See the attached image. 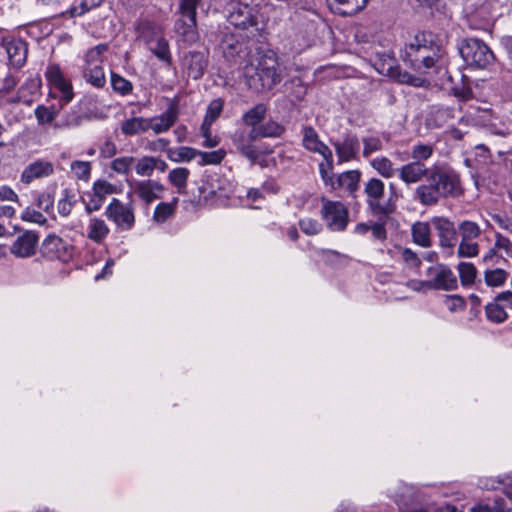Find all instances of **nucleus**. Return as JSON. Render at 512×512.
<instances>
[{
	"label": "nucleus",
	"mask_w": 512,
	"mask_h": 512,
	"mask_svg": "<svg viewBox=\"0 0 512 512\" xmlns=\"http://www.w3.org/2000/svg\"><path fill=\"white\" fill-rule=\"evenodd\" d=\"M404 60L417 73L438 76L447 72L442 39L431 31L414 36L406 45Z\"/></svg>",
	"instance_id": "obj_1"
},
{
	"label": "nucleus",
	"mask_w": 512,
	"mask_h": 512,
	"mask_svg": "<svg viewBox=\"0 0 512 512\" xmlns=\"http://www.w3.org/2000/svg\"><path fill=\"white\" fill-rule=\"evenodd\" d=\"M461 194L460 176L448 166H432L425 183L415 189V199L423 206H434L441 199L456 198Z\"/></svg>",
	"instance_id": "obj_2"
},
{
	"label": "nucleus",
	"mask_w": 512,
	"mask_h": 512,
	"mask_svg": "<svg viewBox=\"0 0 512 512\" xmlns=\"http://www.w3.org/2000/svg\"><path fill=\"white\" fill-rule=\"evenodd\" d=\"M243 76L247 86L256 92L271 90L282 81V73L276 53L268 51L262 55L257 66L244 67Z\"/></svg>",
	"instance_id": "obj_3"
},
{
	"label": "nucleus",
	"mask_w": 512,
	"mask_h": 512,
	"mask_svg": "<svg viewBox=\"0 0 512 512\" xmlns=\"http://www.w3.org/2000/svg\"><path fill=\"white\" fill-rule=\"evenodd\" d=\"M363 194L365 203L370 213L377 217H387L394 213L396 204L391 199L385 200V184L376 177H371L363 182Z\"/></svg>",
	"instance_id": "obj_4"
},
{
	"label": "nucleus",
	"mask_w": 512,
	"mask_h": 512,
	"mask_svg": "<svg viewBox=\"0 0 512 512\" xmlns=\"http://www.w3.org/2000/svg\"><path fill=\"white\" fill-rule=\"evenodd\" d=\"M458 49L462 59L471 67L485 69L496 59L490 47L478 38L463 39Z\"/></svg>",
	"instance_id": "obj_5"
},
{
	"label": "nucleus",
	"mask_w": 512,
	"mask_h": 512,
	"mask_svg": "<svg viewBox=\"0 0 512 512\" xmlns=\"http://www.w3.org/2000/svg\"><path fill=\"white\" fill-rule=\"evenodd\" d=\"M426 275L428 280L419 281L426 289L451 291L458 287L457 277L447 265L431 266L427 269Z\"/></svg>",
	"instance_id": "obj_6"
},
{
	"label": "nucleus",
	"mask_w": 512,
	"mask_h": 512,
	"mask_svg": "<svg viewBox=\"0 0 512 512\" xmlns=\"http://www.w3.org/2000/svg\"><path fill=\"white\" fill-rule=\"evenodd\" d=\"M258 139L255 129H251L250 131L239 129L231 135L232 143L237 152L246 157L252 164L256 163L260 155L273 152V150H260V148L254 144Z\"/></svg>",
	"instance_id": "obj_7"
},
{
	"label": "nucleus",
	"mask_w": 512,
	"mask_h": 512,
	"mask_svg": "<svg viewBox=\"0 0 512 512\" xmlns=\"http://www.w3.org/2000/svg\"><path fill=\"white\" fill-rule=\"evenodd\" d=\"M227 21L237 29H257V17L254 9L240 1H230L226 6Z\"/></svg>",
	"instance_id": "obj_8"
},
{
	"label": "nucleus",
	"mask_w": 512,
	"mask_h": 512,
	"mask_svg": "<svg viewBox=\"0 0 512 512\" xmlns=\"http://www.w3.org/2000/svg\"><path fill=\"white\" fill-rule=\"evenodd\" d=\"M321 217L331 231H344L349 221V213L345 205L339 201L322 199Z\"/></svg>",
	"instance_id": "obj_9"
},
{
	"label": "nucleus",
	"mask_w": 512,
	"mask_h": 512,
	"mask_svg": "<svg viewBox=\"0 0 512 512\" xmlns=\"http://www.w3.org/2000/svg\"><path fill=\"white\" fill-rule=\"evenodd\" d=\"M104 214L119 230L129 231L135 225L134 206L132 203L125 204L117 198H112Z\"/></svg>",
	"instance_id": "obj_10"
},
{
	"label": "nucleus",
	"mask_w": 512,
	"mask_h": 512,
	"mask_svg": "<svg viewBox=\"0 0 512 512\" xmlns=\"http://www.w3.org/2000/svg\"><path fill=\"white\" fill-rule=\"evenodd\" d=\"M430 223L438 237L439 247L443 251L452 253L458 241V231L455 223L445 216H434L430 219Z\"/></svg>",
	"instance_id": "obj_11"
},
{
	"label": "nucleus",
	"mask_w": 512,
	"mask_h": 512,
	"mask_svg": "<svg viewBox=\"0 0 512 512\" xmlns=\"http://www.w3.org/2000/svg\"><path fill=\"white\" fill-rule=\"evenodd\" d=\"M384 59L381 65V72L387 71L388 75L396 79L401 84H407L416 88H428L430 86V75L418 73V75L411 74L404 71L398 66L394 67V59L389 55L384 54Z\"/></svg>",
	"instance_id": "obj_12"
},
{
	"label": "nucleus",
	"mask_w": 512,
	"mask_h": 512,
	"mask_svg": "<svg viewBox=\"0 0 512 512\" xmlns=\"http://www.w3.org/2000/svg\"><path fill=\"white\" fill-rule=\"evenodd\" d=\"M302 146L309 152L320 154L327 163L329 169H333V154L331 149L320 140L318 133L312 126H304L302 129Z\"/></svg>",
	"instance_id": "obj_13"
},
{
	"label": "nucleus",
	"mask_w": 512,
	"mask_h": 512,
	"mask_svg": "<svg viewBox=\"0 0 512 512\" xmlns=\"http://www.w3.org/2000/svg\"><path fill=\"white\" fill-rule=\"evenodd\" d=\"M49 84L57 90L60 95L61 107L68 104L74 98L73 86L70 80L66 79L58 66H49L45 72Z\"/></svg>",
	"instance_id": "obj_14"
},
{
	"label": "nucleus",
	"mask_w": 512,
	"mask_h": 512,
	"mask_svg": "<svg viewBox=\"0 0 512 512\" xmlns=\"http://www.w3.org/2000/svg\"><path fill=\"white\" fill-rule=\"evenodd\" d=\"M179 116V102L177 98L169 100L166 110L159 116L149 118V129H152L155 134L167 132L178 120Z\"/></svg>",
	"instance_id": "obj_15"
},
{
	"label": "nucleus",
	"mask_w": 512,
	"mask_h": 512,
	"mask_svg": "<svg viewBox=\"0 0 512 512\" xmlns=\"http://www.w3.org/2000/svg\"><path fill=\"white\" fill-rule=\"evenodd\" d=\"M116 193V187L106 180H97L92 187V193L88 194L89 200L85 203V210L88 214L97 211L103 205L106 197Z\"/></svg>",
	"instance_id": "obj_16"
},
{
	"label": "nucleus",
	"mask_w": 512,
	"mask_h": 512,
	"mask_svg": "<svg viewBox=\"0 0 512 512\" xmlns=\"http://www.w3.org/2000/svg\"><path fill=\"white\" fill-rule=\"evenodd\" d=\"M339 163L356 159L360 151V141L356 134L345 133L341 140L332 141Z\"/></svg>",
	"instance_id": "obj_17"
},
{
	"label": "nucleus",
	"mask_w": 512,
	"mask_h": 512,
	"mask_svg": "<svg viewBox=\"0 0 512 512\" xmlns=\"http://www.w3.org/2000/svg\"><path fill=\"white\" fill-rule=\"evenodd\" d=\"M183 65L189 77L199 80L208 67L207 51H189L183 59Z\"/></svg>",
	"instance_id": "obj_18"
},
{
	"label": "nucleus",
	"mask_w": 512,
	"mask_h": 512,
	"mask_svg": "<svg viewBox=\"0 0 512 512\" xmlns=\"http://www.w3.org/2000/svg\"><path fill=\"white\" fill-rule=\"evenodd\" d=\"M2 44L10 64L15 67H21L27 59L28 43L21 39H3Z\"/></svg>",
	"instance_id": "obj_19"
},
{
	"label": "nucleus",
	"mask_w": 512,
	"mask_h": 512,
	"mask_svg": "<svg viewBox=\"0 0 512 512\" xmlns=\"http://www.w3.org/2000/svg\"><path fill=\"white\" fill-rule=\"evenodd\" d=\"M223 56L231 60H239L241 64L242 60L249 57L250 51L248 50L247 43L235 39L233 36L226 37L220 44Z\"/></svg>",
	"instance_id": "obj_20"
},
{
	"label": "nucleus",
	"mask_w": 512,
	"mask_h": 512,
	"mask_svg": "<svg viewBox=\"0 0 512 512\" xmlns=\"http://www.w3.org/2000/svg\"><path fill=\"white\" fill-rule=\"evenodd\" d=\"M430 168H427L423 162L413 161L403 165L398 169L400 179L406 183H417L426 178Z\"/></svg>",
	"instance_id": "obj_21"
},
{
	"label": "nucleus",
	"mask_w": 512,
	"mask_h": 512,
	"mask_svg": "<svg viewBox=\"0 0 512 512\" xmlns=\"http://www.w3.org/2000/svg\"><path fill=\"white\" fill-rule=\"evenodd\" d=\"M164 191V186L153 180L138 181L134 186V192L142 199L146 204L152 203L155 199L161 197V193Z\"/></svg>",
	"instance_id": "obj_22"
},
{
	"label": "nucleus",
	"mask_w": 512,
	"mask_h": 512,
	"mask_svg": "<svg viewBox=\"0 0 512 512\" xmlns=\"http://www.w3.org/2000/svg\"><path fill=\"white\" fill-rule=\"evenodd\" d=\"M175 30L189 44L195 43L199 39L196 17L182 16L176 21Z\"/></svg>",
	"instance_id": "obj_23"
},
{
	"label": "nucleus",
	"mask_w": 512,
	"mask_h": 512,
	"mask_svg": "<svg viewBox=\"0 0 512 512\" xmlns=\"http://www.w3.org/2000/svg\"><path fill=\"white\" fill-rule=\"evenodd\" d=\"M360 178L361 172L359 170H349L343 172L339 174L335 179V182L332 184V189L336 190L342 188L350 195H354L358 189Z\"/></svg>",
	"instance_id": "obj_24"
},
{
	"label": "nucleus",
	"mask_w": 512,
	"mask_h": 512,
	"mask_svg": "<svg viewBox=\"0 0 512 512\" xmlns=\"http://www.w3.org/2000/svg\"><path fill=\"white\" fill-rule=\"evenodd\" d=\"M431 223L417 221L411 226V237L414 244L422 248H430L433 244L431 237Z\"/></svg>",
	"instance_id": "obj_25"
},
{
	"label": "nucleus",
	"mask_w": 512,
	"mask_h": 512,
	"mask_svg": "<svg viewBox=\"0 0 512 512\" xmlns=\"http://www.w3.org/2000/svg\"><path fill=\"white\" fill-rule=\"evenodd\" d=\"M330 9L339 15H353L361 11L368 0H327Z\"/></svg>",
	"instance_id": "obj_26"
},
{
	"label": "nucleus",
	"mask_w": 512,
	"mask_h": 512,
	"mask_svg": "<svg viewBox=\"0 0 512 512\" xmlns=\"http://www.w3.org/2000/svg\"><path fill=\"white\" fill-rule=\"evenodd\" d=\"M137 33L146 46L154 43L164 36L163 30L160 25L151 21H142L137 26Z\"/></svg>",
	"instance_id": "obj_27"
},
{
	"label": "nucleus",
	"mask_w": 512,
	"mask_h": 512,
	"mask_svg": "<svg viewBox=\"0 0 512 512\" xmlns=\"http://www.w3.org/2000/svg\"><path fill=\"white\" fill-rule=\"evenodd\" d=\"M148 50L166 67L172 65V54L168 40L163 36L154 43L147 46Z\"/></svg>",
	"instance_id": "obj_28"
},
{
	"label": "nucleus",
	"mask_w": 512,
	"mask_h": 512,
	"mask_svg": "<svg viewBox=\"0 0 512 512\" xmlns=\"http://www.w3.org/2000/svg\"><path fill=\"white\" fill-rule=\"evenodd\" d=\"M64 249L63 240L52 234L48 235L42 242L40 253L43 257L48 259H55L60 257L61 250Z\"/></svg>",
	"instance_id": "obj_29"
},
{
	"label": "nucleus",
	"mask_w": 512,
	"mask_h": 512,
	"mask_svg": "<svg viewBox=\"0 0 512 512\" xmlns=\"http://www.w3.org/2000/svg\"><path fill=\"white\" fill-rule=\"evenodd\" d=\"M109 232L110 229L103 219L94 217L89 220L87 237L90 240L102 243Z\"/></svg>",
	"instance_id": "obj_30"
},
{
	"label": "nucleus",
	"mask_w": 512,
	"mask_h": 512,
	"mask_svg": "<svg viewBox=\"0 0 512 512\" xmlns=\"http://www.w3.org/2000/svg\"><path fill=\"white\" fill-rule=\"evenodd\" d=\"M148 119L143 117H133L126 119L121 124V132L126 136H133L149 130Z\"/></svg>",
	"instance_id": "obj_31"
},
{
	"label": "nucleus",
	"mask_w": 512,
	"mask_h": 512,
	"mask_svg": "<svg viewBox=\"0 0 512 512\" xmlns=\"http://www.w3.org/2000/svg\"><path fill=\"white\" fill-rule=\"evenodd\" d=\"M83 77L95 88H103L106 84L104 70L99 64L87 65L83 71Z\"/></svg>",
	"instance_id": "obj_32"
},
{
	"label": "nucleus",
	"mask_w": 512,
	"mask_h": 512,
	"mask_svg": "<svg viewBox=\"0 0 512 512\" xmlns=\"http://www.w3.org/2000/svg\"><path fill=\"white\" fill-rule=\"evenodd\" d=\"M267 113V107L260 103L249 109L242 117L245 125L256 129L262 124Z\"/></svg>",
	"instance_id": "obj_33"
},
{
	"label": "nucleus",
	"mask_w": 512,
	"mask_h": 512,
	"mask_svg": "<svg viewBox=\"0 0 512 512\" xmlns=\"http://www.w3.org/2000/svg\"><path fill=\"white\" fill-rule=\"evenodd\" d=\"M11 253L17 257H29L32 255V233L26 231L19 236L11 247Z\"/></svg>",
	"instance_id": "obj_34"
},
{
	"label": "nucleus",
	"mask_w": 512,
	"mask_h": 512,
	"mask_svg": "<svg viewBox=\"0 0 512 512\" xmlns=\"http://www.w3.org/2000/svg\"><path fill=\"white\" fill-rule=\"evenodd\" d=\"M458 237L463 240H477L482 234L478 223L471 220H462L457 224Z\"/></svg>",
	"instance_id": "obj_35"
},
{
	"label": "nucleus",
	"mask_w": 512,
	"mask_h": 512,
	"mask_svg": "<svg viewBox=\"0 0 512 512\" xmlns=\"http://www.w3.org/2000/svg\"><path fill=\"white\" fill-rule=\"evenodd\" d=\"M258 138H279L285 133V127L275 120H268L255 129Z\"/></svg>",
	"instance_id": "obj_36"
},
{
	"label": "nucleus",
	"mask_w": 512,
	"mask_h": 512,
	"mask_svg": "<svg viewBox=\"0 0 512 512\" xmlns=\"http://www.w3.org/2000/svg\"><path fill=\"white\" fill-rule=\"evenodd\" d=\"M485 312L487 319L494 323H502L508 317L504 309V306L501 304L500 301L496 300V296L494 297L492 302L488 303L485 306Z\"/></svg>",
	"instance_id": "obj_37"
},
{
	"label": "nucleus",
	"mask_w": 512,
	"mask_h": 512,
	"mask_svg": "<svg viewBox=\"0 0 512 512\" xmlns=\"http://www.w3.org/2000/svg\"><path fill=\"white\" fill-rule=\"evenodd\" d=\"M371 166L384 178H392L398 169L393 167L392 161L384 156L376 157L371 161Z\"/></svg>",
	"instance_id": "obj_38"
},
{
	"label": "nucleus",
	"mask_w": 512,
	"mask_h": 512,
	"mask_svg": "<svg viewBox=\"0 0 512 512\" xmlns=\"http://www.w3.org/2000/svg\"><path fill=\"white\" fill-rule=\"evenodd\" d=\"M177 203L178 198H174L172 202L159 203L154 210L153 219L158 223H164L174 214Z\"/></svg>",
	"instance_id": "obj_39"
},
{
	"label": "nucleus",
	"mask_w": 512,
	"mask_h": 512,
	"mask_svg": "<svg viewBox=\"0 0 512 512\" xmlns=\"http://www.w3.org/2000/svg\"><path fill=\"white\" fill-rule=\"evenodd\" d=\"M102 4V0H75L67 13L70 17L82 16L91 9L97 8Z\"/></svg>",
	"instance_id": "obj_40"
},
{
	"label": "nucleus",
	"mask_w": 512,
	"mask_h": 512,
	"mask_svg": "<svg viewBox=\"0 0 512 512\" xmlns=\"http://www.w3.org/2000/svg\"><path fill=\"white\" fill-rule=\"evenodd\" d=\"M509 273L501 268L487 269L484 272V280L489 287H500L508 279Z\"/></svg>",
	"instance_id": "obj_41"
},
{
	"label": "nucleus",
	"mask_w": 512,
	"mask_h": 512,
	"mask_svg": "<svg viewBox=\"0 0 512 512\" xmlns=\"http://www.w3.org/2000/svg\"><path fill=\"white\" fill-rule=\"evenodd\" d=\"M198 155V150L182 146L175 149H168L167 156L173 162L191 161Z\"/></svg>",
	"instance_id": "obj_42"
},
{
	"label": "nucleus",
	"mask_w": 512,
	"mask_h": 512,
	"mask_svg": "<svg viewBox=\"0 0 512 512\" xmlns=\"http://www.w3.org/2000/svg\"><path fill=\"white\" fill-rule=\"evenodd\" d=\"M457 270L463 286H469L475 282L477 269L474 264L469 262H460L457 266Z\"/></svg>",
	"instance_id": "obj_43"
},
{
	"label": "nucleus",
	"mask_w": 512,
	"mask_h": 512,
	"mask_svg": "<svg viewBox=\"0 0 512 512\" xmlns=\"http://www.w3.org/2000/svg\"><path fill=\"white\" fill-rule=\"evenodd\" d=\"M60 108L62 107L39 105L34 114L39 124L51 123L57 117Z\"/></svg>",
	"instance_id": "obj_44"
},
{
	"label": "nucleus",
	"mask_w": 512,
	"mask_h": 512,
	"mask_svg": "<svg viewBox=\"0 0 512 512\" xmlns=\"http://www.w3.org/2000/svg\"><path fill=\"white\" fill-rule=\"evenodd\" d=\"M479 250L480 246L477 243V240L460 239L457 248V256L460 258H473L478 256Z\"/></svg>",
	"instance_id": "obj_45"
},
{
	"label": "nucleus",
	"mask_w": 512,
	"mask_h": 512,
	"mask_svg": "<svg viewBox=\"0 0 512 512\" xmlns=\"http://www.w3.org/2000/svg\"><path fill=\"white\" fill-rule=\"evenodd\" d=\"M189 170L184 167H179L171 170L168 175V179L172 185H174L179 192H182L187 185V179L189 177Z\"/></svg>",
	"instance_id": "obj_46"
},
{
	"label": "nucleus",
	"mask_w": 512,
	"mask_h": 512,
	"mask_svg": "<svg viewBox=\"0 0 512 512\" xmlns=\"http://www.w3.org/2000/svg\"><path fill=\"white\" fill-rule=\"evenodd\" d=\"M224 102L222 99H214L207 107L206 114L203 121V128L211 126L212 123L220 116L223 110Z\"/></svg>",
	"instance_id": "obj_47"
},
{
	"label": "nucleus",
	"mask_w": 512,
	"mask_h": 512,
	"mask_svg": "<svg viewBox=\"0 0 512 512\" xmlns=\"http://www.w3.org/2000/svg\"><path fill=\"white\" fill-rule=\"evenodd\" d=\"M111 86L114 92L125 96L132 92L133 84L117 73H111Z\"/></svg>",
	"instance_id": "obj_48"
},
{
	"label": "nucleus",
	"mask_w": 512,
	"mask_h": 512,
	"mask_svg": "<svg viewBox=\"0 0 512 512\" xmlns=\"http://www.w3.org/2000/svg\"><path fill=\"white\" fill-rule=\"evenodd\" d=\"M198 155L201 157L200 165H217L220 164L226 156L224 149H218L211 152L198 151Z\"/></svg>",
	"instance_id": "obj_49"
},
{
	"label": "nucleus",
	"mask_w": 512,
	"mask_h": 512,
	"mask_svg": "<svg viewBox=\"0 0 512 512\" xmlns=\"http://www.w3.org/2000/svg\"><path fill=\"white\" fill-rule=\"evenodd\" d=\"M76 203L75 195L71 193L69 189H64L63 198H61L58 202V212L60 215L66 217L68 216L73 206Z\"/></svg>",
	"instance_id": "obj_50"
},
{
	"label": "nucleus",
	"mask_w": 512,
	"mask_h": 512,
	"mask_svg": "<svg viewBox=\"0 0 512 512\" xmlns=\"http://www.w3.org/2000/svg\"><path fill=\"white\" fill-rule=\"evenodd\" d=\"M135 161L136 159L131 156L119 157L112 161L111 169L119 174L127 175Z\"/></svg>",
	"instance_id": "obj_51"
},
{
	"label": "nucleus",
	"mask_w": 512,
	"mask_h": 512,
	"mask_svg": "<svg viewBox=\"0 0 512 512\" xmlns=\"http://www.w3.org/2000/svg\"><path fill=\"white\" fill-rule=\"evenodd\" d=\"M154 157L144 156L141 159L135 161L134 168L140 176H151L154 171Z\"/></svg>",
	"instance_id": "obj_52"
},
{
	"label": "nucleus",
	"mask_w": 512,
	"mask_h": 512,
	"mask_svg": "<svg viewBox=\"0 0 512 512\" xmlns=\"http://www.w3.org/2000/svg\"><path fill=\"white\" fill-rule=\"evenodd\" d=\"M71 170L78 179L87 181L91 174V164L85 161H74L71 163Z\"/></svg>",
	"instance_id": "obj_53"
},
{
	"label": "nucleus",
	"mask_w": 512,
	"mask_h": 512,
	"mask_svg": "<svg viewBox=\"0 0 512 512\" xmlns=\"http://www.w3.org/2000/svg\"><path fill=\"white\" fill-rule=\"evenodd\" d=\"M411 155L414 161H425L433 155V147L427 144H417L413 146Z\"/></svg>",
	"instance_id": "obj_54"
},
{
	"label": "nucleus",
	"mask_w": 512,
	"mask_h": 512,
	"mask_svg": "<svg viewBox=\"0 0 512 512\" xmlns=\"http://www.w3.org/2000/svg\"><path fill=\"white\" fill-rule=\"evenodd\" d=\"M299 227L303 233L309 236L317 235L322 230V225L312 218L301 219L299 221Z\"/></svg>",
	"instance_id": "obj_55"
},
{
	"label": "nucleus",
	"mask_w": 512,
	"mask_h": 512,
	"mask_svg": "<svg viewBox=\"0 0 512 512\" xmlns=\"http://www.w3.org/2000/svg\"><path fill=\"white\" fill-rule=\"evenodd\" d=\"M364 149H363V156L368 157L372 153L382 150L383 144L380 138L378 137H365L362 140Z\"/></svg>",
	"instance_id": "obj_56"
},
{
	"label": "nucleus",
	"mask_w": 512,
	"mask_h": 512,
	"mask_svg": "<svg viewBox=\"0 0 512 512\" xmlns=\"http://www.w3.org/2000/svg\"><path fill=\"white\" fill-rule=\"evenodd\" d=\"M54 172L53 164L49 161H34V178L47 177Z\"/></svg>",
	"instance_id": "obj_57"
},
{
	"label": "nucleus",
	"mask_w": 512,
	"mask_h": 512,
	"mask_svg": "<svg viewBox=\"0 0 512 512\" xmlns=\"http://www.w3.org/2000/svg\"><path fill=\"white\" fill-rule=\"evenodd\" d=\"M107 49L108 46L106 44H99L91 48L86 54L87 65H95L100 62L102 54L106 52Z\"/></svg>",
	"instance_id": "obj_58"
},
{
	"label": "nucleus",
	"mask_w": 512,
	"mask_h": 512,
	"mask_svg": "<svg viewBox=\"0 0 512 512\" xmlns=\"http://www.w3.org/2000/svg\"><path fill=\"white\" fill-rule=\"evenodd\" d=\"M445 304L450 312H456L465 308V300L460 295H446Z\"/></svg>",
	"instance_id": "obj_59"
},
{
	"label": "nucleus",
	"mask_w": 512,
	"mask_h": 512,
	"mask_svg": "<svg viewBox=\"0 0 512 512\" xmlns=\"http://www.w3.org/2000/svg\"><path fill=\"white\" fill-rule=\"evenodd\" d=\"M492 221L499 226V228L512 234V217L507 214H492Z\"/></svg>",
	"instance_id": "obj_60"
},
{
	"label": "nucleus",
	"mask_w": 512,
	"mask_h": 512,
	"mask_svg": "<svg viewBox=\"0 0 512 512\" xmlns=\"http://www.w3.org/2000/svg\"><path fill=\"white\" fill-rule=\"evenodd\" d=\"M199 0H182L180 10L182 16L196 17V8Z\"/></svg>",
	"instance_id": "obj_61"
},
{
	"label": "nucleus",
	"mask_w": 512,
	"mask_h": 512,
	"mask_svg": "<svg viewBox=\"0 0 512 512\" xmlns=\"http://www.w3.org/2000/svg\"><path fill=\"white\" fill-rule=\"evenodd\" d=\"M402 259L413 267L421 266V259L418 255L410 248H404L401 253Z\"/></svg>",
	"instance_id": "obj_62"
},
{
	"label": "nucleus",
	"mask_w": 512,
	"mask_h": 512,
	"mask_svg": "<svg viewBox=\"0 0 512 512\" xmlns=\"http://www.w3.org/2000/svg\"><path fill=\"white\" fill-rule=\"evenodd\" d=\"M53 197L50 193H42L37 199V206L39 209L48 212L53 208Z\"/></svg>",
	"instance_id": "obj_63"
},
{
	"label": "nucleus",
	"mask_w": 512,
	"mask_h": 512,
	"mask_svg": "<svg viewBox=\"0 0 512 512\" xmlns=\"http://www.w3.org/2000/svg\"><path fill=\"white\" fill-rule=\"evenodd\" d=\"M494 248L504 250L507 253L512 248V242L501 233L496 232Z\"/></svg>",
	"instance_id": "obj_64"
}]
</instances>
